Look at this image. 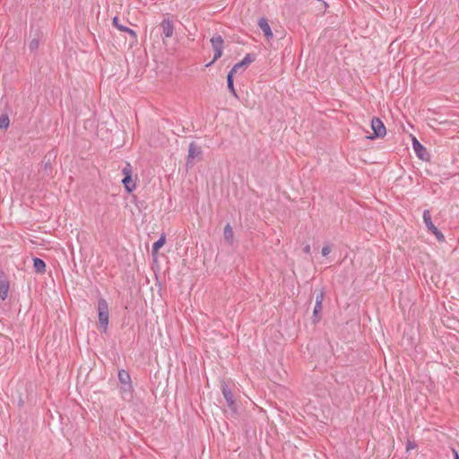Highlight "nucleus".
I'll list each match as a JSON object with an SVG mask.
<instances>
[{
	"mask_svg": "<svg viewBox=\"0 0 459 459\" xmlns=\"http://www.w3.org/2000/svg\"><path fill=\"white\" fill-rule=\"evenodd\" d=\"M39 174H41L42 178H51L52 177V165L50 159L43 161L42 168L39 169Z\"/></svg>",
	"mask_w": 459,
	"mask_h": 459,
	"instance_id": "ddd939ff",
	"label": "nucleus"
},
{
	"mask_svg": "<svg viewBox=\"0 0 459 459\" xmlns=\"http://www.w3.org/2000/svg\"><path fill=\"white\" fill-rule=\"evenodd\" d=\"M303 251H304L306 254H308V253L310 252V246H309V245H307V246L304 247Z\"/></svg>",
	"mask_w": 459,
	"mask_h": 459,
	"instance_id": "bb28decb",
	"label": "nucleus"
},
{
	"mask_svg": "<svg viewBox=\"0 0 459 459\" xmlns=\"http://www.w3.org/2000/svg\"><path fill=\"white\" fill-rule=\"evenodd\" d=\"M132 383H128V386L127 385H121L120 390L122 393H130L132 391Z\"/></svg>",
	"mask_w": 459,
	"mask_h": 459,
	"instance_id": "b1692460",
	"label": "nucleus"
},
{
	"mask_svg": "<svg viewBox=\"0 0 459 459\" xmlns=\"http://www.w3.org/2000/svg\"><path fill=\"white\" fill-rule=\"evenodd\" d=\"M98 316L100 325L106 330L108 325L109 312L108 304L104 298H100L98 300Z\"/></svg>",
	"mask_w": 459,
	"mask_h": 459,
	"instance_id": "f257e3e1",
	"label": "nucleus"
},
{
	"mask_svg": "<svg viewBox=\"0 0 459 459\" xmlns=\"http://www.w3.org/2000/svg\"><path fill=\"white\" fill-rule=\"evenodd\" d=\"M255 59V54H247L242 61L234 65V66L230 69L234 74L238 73L239 69H245L248 65L253 63Z\"/></svg>",
	"mask_w": 459,
	"mask_h": 459,
	"instance_id": "1a4fd4ad",
	"label": "nucleus"
},
{
	"mask_svg": "<svg viewBox=\"0 0 459 459\" xmlns=\"http://www.w3.org/2000/svg\"><path fill=\"white\" fill-rule=\"evenodd\" d=\"M323 309L322 304H315L312 315V321L314 324H317L321 320V312Z\"/></svg>",
	"mask_w": 459,
	"mask_h": 459,
	"instance_id": "f3484780",
	"label": "nucleus"
},
{
	"mask_svg": "<svg viewBox=\"0 0 459 459\" xmlns=\"http://www.w3.org/2000/svg\"><path fill=\"white\" fill-rule=\"evenodd\" d=\"M224 238L226 241L231 243L233 240V230L230 224H227L223 231Z\"/></svg>",
	"mask_w": 459,
	"mask_h": 459,
	"instance_id": "aec40b11",
	"label": "nucleus"
},
{
	"mask_svg": "<svg viewBox=\"0 0 459 459\" xmlns=\"http://www.w3.org/2000/svg\"><path fill=\"white\" fill-rule=\"evenodd\" d=\"M112 24H113L117 29H118L120 31L126 32V33H128V34H129V35H130L134 39H136V38H137V34H136V32H135L134 30H132V29H130V28H128V27H126V26H124V25L120 24V23H119V20H118V18H117V16H115V17L113 18Z\"/></svg>",
	"mask_w": 459,
	"mask_h": 459,
	"instance_id": "f8f14e48",
	"label": "nucleus"
},
{
	"mask_svg": "<svg viewBox=\"0 0 459 459\" xmlns=\"http://www.w3.org/2000/svg\"><path fill=\"white\" fill-rule=\"evenodd\" d=\"M415 447H416V444L414 442L408 441V443L406 445L407 450L414 449Z\"/></svg>",
	"mask_w": 459,
	"mask_h": 459,
	"instance_id": "a878e982",
	"label": "nucleus"
},
{
	"mask_svg": "<svg viewBox=\"0 0 459 459\" xmlns=\"http://www.w3.org/2000/svg\"><path fill=\"white\" fill-rule=\"evenodd\" d=\"M412 147L417 156L422 160H428L429 153L426 148L414 137L412 141Z\"/></svg>",
	"mask_w": 459,
	"mask_h": 459,
	"instance_id": "6e6552de",
	"label": "nucleus"
},
{
	"mask_svg": "<svg viewBox=\"0 0 459 459\" xmlns=\"http://www.w3.org/2000/svg\"><path fill=\"white\" fill-rule=\"evenodd\" d=\"M122 173L124 175L122 184L127 193H132L135 189L136 185L132 178L133 169L130 163H126V166L122 169Z\"/></svg>",
	"mask_w": 459,
	"mask_h": 459,
	"instance_id": "7ed1b4c3",
	"label": "nucleus"
},
{
	"mask_svg": "<svg viewBox=\"0 0 459 459\" xmlns=\"http://www.w3.org/2000/svg\"><path fill=\"white\" fill-rule=\"evenodd\" d=\"M202 148L196 144L195 142L190 143L188 146V155L186 160V166L193 167L195 163V160H201L202 158Z\"/></svg>",
	"mask_w": 459,
	"mask_h": 459,
	"instance_id": "0eeeda50",
	"label": "nucleus"
},
{
	"mask_svg": "<svg viewBox=\"0 0 459 459\" xmlns=\"http://www.w3.org/2000/svg\"><path fill=\"white\" fill-rule=\"evenodd\" d=\"M221 393L222 395L227 403V406L229 410L230 411L232 415H236L238 412V408L236 404V401L234 399L233 393L231 392L230 388L228 386V385L223 382L221 384Z\"/></svg>",
	"mask_w": 459,
	"mask_h": 459,
	"instance_id": "20e7f679",
	"label": "nucleus"
},
{
	"mask_svg": "<svg viewBox=\"0 0 459 459\" xmlns=\"http://www.w3.org/2000/svg\"><path fill=\"white\" fill-rule=\"evenodd\" d=\"M118 379L121 385H127L131 383V377L129 373L125 369H120L118 371Z\"/></svg>",
	"mask_w": 459,
	"mask_h": 459,
	"instance_id": "a211bd4d",
	"label": "nucleus"
},
{
	"mask_svg": "<svg viewBox=\"0 0 459 459\" xmlns=\"http://www.w3.org/2000/svg\"><path fill=\"white\" fill-rule=\"evenodd\" d=\"M258 26L264 32L266 39H269L273 38V31L271 30V27H270L266 18H264V17L260 18L258 21Z\"/></svg>",
	"mask_w": 459,
	"mask_h": 459,
	"instance_id": "9b49d317",
	"label": "nucleus"
},
{
	"mask_svg": "<svg viewBox=\"0 0 459 459\" xmlns=\"http://www.w3.org/2000/svg\"><path fill=\"white\" fill-rule=\"evenodd\" d=\"M234 73L233 71H230L227 74V88L230 91V93L237 99H238V96L237 94V91L234 87Z\"/></svg>",
	"mask_w": 459,
	"mask_h": 459,
	"instance_id": "4468645a",
	"label": "nucleus"
},
{
	"mask_svg": "<svg viewBox=\"0 0 459 459\" xmlns=\"http://www.w3.org/2000/svg\"><path fill=\"white\" fill-rule=\"evenodd\" d=\"M330 252H331V247L330 246L325 245V246L323 247V248H322V255L324 256H327L330 254Z\"/></svg>",
	"mask_w": 459,
	"mask_h": 459,
	"instance_id": "393cba45",
	"label": "nucleus"
},
{
	"mask_svg": "<svg viewBox=\"0 0 459 459\" xmlns=\"http://www.w3.org/2000/svg\"><path fill=\"white\" fill-rule=\"evenodd\" d=\"M39 39H33L29 43V49L33 52L36 51L39 48Z\"/></svg>",
	"mask_w": 459,
	"mask_h": 459,
	"instance_id": "5701e85b",
	"label": "nucleus"
},
{
	"mask_svg": "<svg viewBox=\"0 0 459 459\" xmlns=\"http://www.w3.org/2000/svg\"><path fill=\"white\" fill-rule=\"evenodd\" d=\"M316 303L315 304H322L323 300L325 299L324 289L321 288L320 290H316Z\"/></svg>",
	"mask_w": 459,
	"mask_h": 459,
	"instance_id": "4be33fe9",
	"label": "nucleus"
},
{
	"mask_svg": "<svg viewBox=\"0 0 459 459\" xmlns=\"http://www.w3.org/2000/svg\"><path fill=\"white\" fill-rule=\"evenodd\" d=\"M10 125L9 117L5 114L0 116V129H7Z\"/></svg>",
	"mask_w": 459,
	"mask_h": 459,
	"instance_id": "412c9836",
	"label": "nucleus"
},
{
	"mask_svg": "<svg viewBox=\"0 0 459 459\" xmlns=\"http://www.w3.org/2000/svg\"><path fill=\"white\" fill-rule=\"evenodd\" d=\"M454 459H459V455L457 454V452L455 451V458Z\"/></svg>",
	"mask_w": 459,
	"mask_h": 459,
	"instance_id": "cd10ccee",
	"label": "nucleus"
},
{
	"mask_svg": "<svg viewBox=\"0 0 459 459\" xmlns=\"http://www.w3.org/2000/svg\"><path fill=\"white\" fill-rule=\"evenodd\" d=\"M423 221L429 232L434 234L439 242L445 241V236L442 232L433 224L431 220V214L429 210L423 212Z\"/></svg>",
	"mask_w": 459,
	"mask_h": 459,
	"instance_id": "39448f33",
	"label": "nucleus"
},
{
	"mask_svg": "<svg viewBox=\"0 0 459 459\" xmlns=\"http://www.w3.org/2000/svg\"><path fill=\"white\" fill-rule=\"evenodd\" d=\"M210 41L212 44V48L214 51V56L212 60L205 65L207 67L212 65L216 60H218L222 56L224 45V40L222 37L219 34L212 36Z\"/></svg>",
	"mask_w": 459,
	"mask_h": 459,
	"instance_id": "f03ea898",
	"label": "nucleus"
},
{
	"mask_svg": "<svg viewBox=\"0 0 459 459\" xmlns=\"http://www.w3.org/2000/svg\"><path fill=\"white\" fill-rule=\"evenodd\" d=\"M165 241H166L165 235L162 234L160 237V238L153 243L152 248V254L157 253L163 247V245L165 244Z\"/></svg>",
	"mask_w": 459,
	"mask_h": 459,
	"instance_id": "6ab92c4d",
	"label": "nucleus"
},
{
	"mask_svg": "<svg viewBox=\"0 0 459 459\" xmlns=\"http://www.w3.org/2000/svg\"><path fill=\"white\" fill-rule=\"evenodd\" d=\"M33 269L37 273H43L46 271V263L41 258L34 257Z\"/></svg>",
	"mask_w": 459,
	"mask_h": 459,
	"instance_id": "2eb2a0df",
	"label": "nucleus"
},
{
	"mask_svg": "<svg viewBox=\"0 0 459 459\" xmlns=\"http://www.w3.org/2000/svg\"><path fill=\"white\" fill-rule=\"evenodd\" d=\"M9 281L6 279L0 278V299L4 300L8 296Z\"/></svg>",
	"mask_w": 459,
	"mask_h": 459,
	"instance_id": "dca6fc26",
	"label": "nucleus"
},
{
	"mask_svg": "<svg viewBox=\"0 0 459 459\" xmlns=\"http://www.w3.org/2000/svg\"><path fill=\"white\" fill-rule=\"evenodd\" d=\"M372 135L368 136V139H375L384 137L386 134V129L384 123L378 118L374 117L371 119Z\"/></svg>",
	"mask_w": 459,
	"mask_h": 459,
	"instance_id": "423d86ee",
	"label": "nucleus"
},
{
	"mask_svg": "<svg viewBox=\"0 0 459 459\" xmlns=\"http://www.w3.org/2000/svg\"><path fill=\"white\" fill-rule=\"evenodd\" d=\"M160 27L162 29V36L165 38H171L174 32V24L169 19H164Z\"/></svg>",
	"mask_w": 459,
	"mask_h": 459,
	"instance_id": "9d476101",
	"label": "nucleus"
}]
</instances>
